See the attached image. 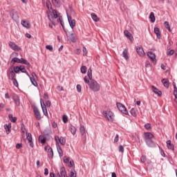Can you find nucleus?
Masks as SVG:
<instances>
[{
    "instance_id": "3",
    "label": "nucleus",
    "mask_w": 177,
    "mask_h": 177,
    "mask_svg": "<svg viewBox=\"0 0 177 177\" xmlns=\"http://www.w3.org/2000/svg\"><path fill=\"white\" fill-rule=\"evenodd\" d=\"M153 138H154V136L150 132L144 133V139L148 147H156V142L153 141Z\"/></svg>"
},
{
    "instance_id": "64",
    "label": "nucleus",
    "mask_w": 177,
    "mask_h": 177,
    "mask_svg": "<svg viewBox=\"0 0 177 177\" xmlns=\"http://www.w3.org/2000/svg\"><path fill=\"white\" fill-rule=\"evenodd\" d=\"M2 109H5V104L3 103H0V110H2Z\"/></svg>"
},
{
    "instance_id": "24",
    "label": "nucleus",
    "mask_w": 177,
    "mask_h": 177,
    "mask_svg": "<svg viewBox=\"0 0 177 177\" xmlns=\"http://www.w3.org/2000/svg\"><path fill=\"white\" fill-rule=\"evenodd\" d=\"M19 71L21 73H24L25 74H26L28 77H30V74H28V72H27V69H26V67H24V66H20Z\"/></svg>"
},
{
    "instance_id": "50",
    "label": "nucleus",
    "mask_w": 177,
    "mask_h": 177,
    "mask_svg": "<svg viewBox=\"0 0 177 177\" xmlns=\"http://www.w3.org/2000/svg\"><path fill=\"white\" fill-rule=\"evenodd\" d=\"M53 15L54 19H57V17H59V16L57 15V11H56V10H53Z\"/></svg>"
},
{
    "instance_id": "8",
    "label": "nucleus",
    "mask_w": 177,
    "mask_h": 177,
    "mask_svg": "<svg viewBox=\"0 0 177 177\" xmlns=\"http://www.w3.org/2000/svg\"><path fill=\"white\" fill-rule=\"evenodd\" d=\"M80 132L83 139L86 140V129H85V127L82 124H80Z\"/></svg>"
},
{
    "instance_id": "19",
    "label": "nucleus",
    "mask_w": 177,
    "mask_h": 177,
    "mask_svg": "<svg viewBox=\"0 0 177 177\" xmlns=\"http://www.w3.org/2000/svg\"><path fill=\"white\" fill-rule=\"evenodd\" d=\"M147 56H148V57H149V59H151V60L152 62H155V60H156V54L153 53V52H151V51L148 52L147 53Z\"/></svg>"
},
{
    "instance_id": "38",
    "label": "nucleus",
    "mask_w": 177,
    "mask_h": 177,
    "mask_svg": "<svg viewBox=\"0 0 177 177\" xmlns=\"http://www.w3.org/2000/svg\"><path fill=\"white\" fill-rule=\"evenodd\" d=\"M173 86L174 88V95L175 96V98L177 99V87H176V84H175V82L173 83Z\"/></svg>"
},
{
    "instance_id": "11",
    "label": "nucleus",
    "mask_w": 177,
    "mask_h": 177,
    "mask_svg": "<svg viewBox=\"0 0 177 177\" xmlns=\"http://www.w3.org/2000/svg\"><path fill=\"white\" fill-rule=\"evenodd\" d=\"M40 103L44 115H46V117H48V109H46V105H45V103L42 99L40 100Z\"/></svg>"
},
{
    "instance_id": "52",
    "label": "nucleus",
    "mask_w": 177,
    "mask_h": 177,
    "mask_svg": "<svg viewBox=\"0 0 177 177\" xmlns=\"http://www.w3.org/2000/svg\"><path fill=\"white\" fill-rule=\"evenodd\" d=\"M46 6L48 9H52V4L50 3V1H46Z\"/></svg>"
},
{
    "instance_id": "42",
    "label": "nucleus",
    "mask_w": 177,
    "mask_h": 177,
    "mask_svg": "<svg viewBox=\"0 0 177 177\" xmlns=\"http://www.w3.org/2000/svg\"><path fill=\"white\" fill-rule=\"evenodd\" d=\"M86 70H87V68L85 66H82L80 68V71H81L82 74H85L86 73Z\"/></svg>"
},
{
    "instance_id": "53",
    "label": "nucleus",
    "mask_w": 177,
    "mask_h": 177,
    "mask_svg": "<svg viewBox=\"0 0 177 177\" xmlns=\"http://www.w3.org/2000/svg\"><path fill=\"white\" fill-rule=\"evenodd\" d=\"M46 49H48V50L52 52L53 50V46H52V45H47L46 46Z\"/></svg>"
},
{
    "instance_id": "37",
    "label": "nucleus",
    "mask_w": 177,
    "mask_h": 177,
    "mask_svg": "<svg viewBox=\"0 0 177 177\" xmlns=\"http://www.w3.org/2000/svg\"><path fill=\"white\" fill-rule=\"evenodd\" d=\"M69 39L72 42H77V39L75 38V35H74V33L71 34Z\"/></svg>"
},
{
    "instance_id": "27",
    "label": "nucleus",
    "mask_w": 177,
    "mask_h": 177,
    "mask_svg": "<svg viewBox=\"0 0 177 177\" xmlns=\"http://www.w3.org/2000/svg\"><path fill=\"white\" fill-rule=\"evenodd\" d=\"M12 128V124H5L4 125V129L6 131V133L8 134H9V133L10 132V129Z\"/></svg>"
},
{
    "instance_id": "21",
    "label": "nucleus",
    "mask_w": 177,
    "mask_h": 177,
    "mask_svg": "<svg viewBox=\"0 0 177 177\" xmlns=\"http://www.w3.org/2000/svg\"><path fill=\"white\" fill-rule=\"evenodd\" d=\"M21 24H22L23 27H25V28H30V27H31L28 21H21Z\"/></svg>"
},
{
    "instance_id": "33",
    "label": "nucleus",
    "mask_w": 177,
    "mask_h": 177,
    "mask_svg": "<svg viewBox=\"0 0 177 177\" xmlns=\"http://www.w3.org/2000/svg\"><path fill=\"white\" fill-rule=\"evenodd\" d=\"M13 100L16 106H20V98H19V97H14Z\"/></svg>"
},
{
    "instance_id": "29",
    "label": "nucleus",
    "mask_w": 177,
    "mask_h": 177,
    "mask_svg": "<svg viewBox=\"0 0 177 177\" xmlns=\"http://www.w3.org/2000/svg\"><path fill=\"white\" fill-rule=\"evenodd\" d=\"M123 57L126 59L128 60L129 59V57L128 56V50L124 49L122 52Z\"/></svg>"
},
{
    "instance_id": "28",
    "label": "nucleus",
    "mask_w": 177,
    "mask_h": 177,
    "mask_svg": "<svg viewBox=\"0 0 177 177\" xmlns=\"http://www.w3.org/2000/svg\"><path fill=\"white\" fill-rule=\"evenodd\" d=\"M8 118L11 122H16V121H17V118L13 117V115L12 114L8 115Z\"/></svg>"
},
{
    "instance_id": "12",
    "label": "nucleus",
    "mask_w": 177,
    "mask_h": 177,
    "mask_svg": "<svg viewBox=\"0 0 177 177\" xmlns=\"http://www.w3.org/2000/svg\"><path fill=\"white\" fill-rule=\"evenodd\" d=\"M10 17L16 21V20H19V15H17V11L12 10L10 12Z\"/></svg>"
},
{
    "instance_id": "31",
    "label": "nucleus",
    "mask_w": 177,
    "mask_h": 177,
    "mask_svg": "<svg viewBox=\"0 0 177 177\" xmlns=\"http://www.w3.org/2000/svg\"><path fill=\"white\" fill-rule=\"evenodd\" d=\"M39 142H40V143H41L42 145H44V143L46 142V138L42 136H39Z\"/></svg>"
},
{
    "instance_id": "1",
    "label": "nucleus",
    "mask_w": 177,
    "mask_h": 177,
    "mask_svg": "<svg viewBox=\"0 0 177 177\" xmlns=\"http://www.w3.org/2000/svg\"><path fill=\"white\" fill-rule=\"evenodd\" d=\"M87 75L84 77V82L88 84L93 92H99L100 91V84L96 80L92 79V69L91 68L88 69Z\"/></svg>"
},
{
    "instance_id": "18",
    "label": "nucleus",
    "mask_w": 177,
    "mask_h": 177,
    "mask_svg": "<svg viewBox=\"0 0 177 177\" xmlns=\"http://www.w3.org/2000/svg\"><path fill=\"white\" fill-rule=\"evenodd\" d=\"M8 77L10 80H15L16 79V73L13 71H11L8 73Z\"/></svg>"
},
{
    "instance_id": "2",
    "label": "nucleus",
    "mask_w": 177,
    "mask_h": 177,
    "mask_svg": "<svg viewBox=\"0 0 177 177\" xmlns=\"http://www.w3.org/2000/svg\"><path fill=\"white\" fill-rule=\"evenodd\" d=\"M55 140L56 142V147L58 154L59 157H63V150L62 149V147H60V145H59V143H60L62 146H64V145H66V138L55 136Z\"/></svg>"
},
{
    "instance_id": "46",
    "label": "nucleus",
    "mask_w": 177,
    "mask_h": 177,
    "mask_svg": "<svg viewBox=\"0 0 177 177\" xmlns=\"http://www.w3.org/2000/svg\"><path fill=\"white\" fill-rule=\"evenodd\" d=\"M76 88H77V91L79 93H80V92H82V86H81L80 84H77V85L76 86Z\"/></svg>"
},
{
    "instance_id": "47",
    "label": "nucleus",
    "mask_w": 177,
    "mask_h": 177,
    "mask_svg": "<svg viewBox=\"0 0 177 177\" xmlns=\"http://www.w3.org/2000/svg\"><path fill=\"white\" fill-rule=\"evenodd\" d=\"M174 52L175 51L174 50H169L167 52V56H172V55H174Z\"/></svg>"
},
{
    "instance_id": "44",
    "label": "nucleus",
    "mask_w": 177,
    "mask_h": 177,
    "mask_svg": "<svg viewBox=\"0 0 177 177\" xmlns=\"http://www.w3.org/2000/svg\"><path fill=\"white\" fill-rule=\"evenodd\" d=\"M130 113L131 114V115H133V117H136L137 114H136V109H131L130 111Z\"/></svg>"
},
{
    "instance_id": "14",
    "label": "nucleus",
    "mask_w": 177,
    "mask_h": 177,
    "mask_svg": "<svg viewBox=\"0 0 177 177\" xmlns=\"http://www.w3.org/2000/svg\"><path fill=\"white\" fill-rule=\"evenodd\" d=\"M26 139L28 141L30 147H34V142H32V136L30 133H26Z\"/></svg>"
},
{
    "instance_id": "9",
    "label": "nucleus",
    "mask_w": 177,
    "mask_h": 177,
    "mask_svg": "<svg viewBox=\"0 0 177 177\" xmlns=\"http://www.w3.org/2000/svg\"><path fill=\"white\" fill-rule=\"evenodd\" d=\"M8 45L10 46V48H11V49H12V50H21V48H20L19 46H17L16 44V43L13 42V41H10L8 43Z\"/></svg>"
},
{
    "instance_id": "22",
    "label": "nucleus",
    "mask_w": 177,
    "mask_h": 177,
    "mask_svg": "<svg viewBox=\"0 0 177 177\" xmlns=\"http://www.w3.org/2000/svg\"><path fill=\"white\" fill-rule=\"evenodd\" d=\"M161 82L165 88H169V80H168V79H162Z\"/></svg>"
},
{
    "instance_id": "13",
    "label": "nucleus",
    "mask_w": 177,
    "mask_h": 177,
    "mask_svg": "<svg viewBox=\"0 0 177 177\" xmlns=\"http://www.w3.org/2000/svg\"><path fill=\"white\" fill-rule=\"evenodd\" d=\"M136 52H137L138 55L140 56L141 57H143V56H145V55H146L145 53V50H143V48H142V46H137Z\"/></svg>"
},
{
    "instance_id": "5",
    "label": "nucleus",
    "mask_w": 177,
    "mask_h": 177,
    "mask_svg": "<svg viewBox=\"0 0 177 177\" xmlns=\"http://www.w3.org/2000/svg\"><path fill=\"white\" fill-rule=\"evenodd\" d=\"M104 115L110 122H113L114 121V113H113V112L110 111H104Z\"/></svg>"
},
{
    "instance_id": "15",
    "label": "nucleus",
    "mask_w": 177,
    "mask_h": 177,
    "mask_svg": "<svg viewBox=\"0 0 177 177\" xmlns=\"http://www.w3.org/2000/svg\"><path fill=\"white\" fill-rule=\"evenodd\" d=\"M151 89H152V91L153 92V93H155V95H157L158 96H159V97H161V96H162V92H161V91H160L158 88H157V87H156L154 86H151Z\"/></svg>"
},
{
    "instance_id": "49",
    "label": "nucleus",
    "mask_w": 177,
    "mask_h": 177,
    "mask_svg": "<svg viewBox=\"0 0 177 177\" xmlns=\"http://www.w3.org/2000/svg\"><path fill=\"white\" fill-rule=\"evenodd\" d=\"M145 129L150 130L151 129V124H150V123H147L145 124Z\"/></svg>"
},
{
    "instance_id": "17",
    "label": "nucleus",
    "mask_w": 177,
    "mask_h": 177,
    "mask_svg": "<svg viewBox=\"0 0 177 177\" xmlns=\"http://www.w3.org/2000/svg\"><path fill=\"white\" fill-rule=\"evenodd\" d=\"M166 145H167V147L169 149V150H175V146L174 145V144H171V140H169L166 142Z\"/></svg>"
},
{
    "instance_id": "23",
    "label": "nucleus",
    "mask_w": 177,
    "mask_h": 177,
    "mask_svg": "<svg viewBox=\"0 0 177 177\" xmlns=\"http://www.w3.org/2000/svg\"><path fill=\"white\" fill-rule=\"evenodd\" d=\"M69 131H71L72 135H75L77 133V128H75V127L71 124L69 127Z\"/></svg>"
},
{
    "instance_id": "48",
    "label": "nucleus",
    "mask_w": 177,
    "mask_h": 177,
    "mask_svg": "<svg viewBox=\"0 0 177 177\" xmlns=\"http://www.w3.org/2000/svg\"><path fill=\"white\" fill-rule=\"evenodd\" d=\"M12 81V84L13 85H15V86H19V82H17V80L15 79H12L11 80Z\"/></svg>"
},
{
    "instance_id": "59",
    "label": "nucleus",
    "mask_w": 177,
    "mask_h": 177,
    "mask_svg": "<svg viewBox=\"0 0 177 177\" xmlns=\"http://www.w3.org/2000/svg\"><path fill=\"white\" fill-rule=\"evenodd\" d=\"M44 175L47 176V175H49V171L48 170V168L44 169Z\"/></svg>"
},
{
    "instance_id": "34",
    "label": "nucleus",
    "mask_w": 177,
    "mask_h": 177,
    "mask_svg": "<svg viewBox=\"0 0 177 177\" xmlns=\"http://www.w3.org/2000/svg\"><path fill=\"white\" fill-rule=\"evenodd\" d=\"M60 24H61V26H62V28H63L64 32L66 33V35L67 37H68L69 32H68V30H66V28H64V22L60 21Z\"/></svg>"
},
{
    "instance_id": "10",
    "label": "nucleus",
    "mask_w": 177,
    "mask_h": 177,
    "mask_svg": "<svg viewBox=\"0 0 177 177\" xmlns=\"http://www.w3.org/2000/svg\"><path fill=\"white\" fill-rule=\"evenodd\" d=\"M33 112L35 113V118L38 120H41V113L39 112L38 107L36 106H33Z\"/></svg>"
},
{
    "instance_id": "62",
    "label": "nucleus",
    "mask_w": 177,
    "mask_h": 177,
    "mask_svg": "<svg viewBox=\"0 0 177 177\" xmlns=\"http://www.w3.org/2000/svg\"><path fill=\"white\" fill-rule=\"evenodd\" d=\"M50 105H51L50 101L47 100L46 102V106H47V107H50Z\"/></svg>"
},
{
    "instance_id": "45",
    "label": "nucleus",
    "mask_w": 177,
    "mask_h": 177,
    "mask_svg": "<svg viewBox=\"0 0 177 177\" xmlns=\"http://www.w3.org/2000/svg\"><path fill=\"white\" fill-rule=\"evenodd\" d=\"M62 120L64 124H67V122H68V118L67 117V115H63Z\"/></svg>"
},
{
    "instance_id": "55",
    "label": "nucleus",
    "mask_w": 177,
    "mask_h": 177,
    "mask_svg": "<svg viewBox=\"0 0 177 177\" xmlns=\"http://www.w3.org/2000/svg\"><path fill=\"white\" fill-rule=\"evenodd\" d=\"M119 139H120V136H118V134H117L114 139V143H117L118 142Z\"/></svg>"
},
{
    "instance_id": "20",
    "label": "nucleus",
    "mask_w": 177,
    "mask_h": 177,
    "mask_svg": "<svg viewBox=\"0 0 177 177\" xmlns=\"http://www.w3.org/2000/svg\"><path fill=\"white\" fill-rule=\"evenodd\" d=\"M19 63L21 64H26V66H28V67H30L31 66V64H30V62H28V61H27L26 59L24 58H21L19 59Z\"/></svg>"
},
{
    "instance_id": "54",
    "label": "nucleus",
    "mask_w": 177,
    "mask_h": 177,
    "mask_svg": "<svg viewBox=\"0 0 177 177\" xmlns=\"http://www.w3.org/2000/svg\"><path fill=\"white\" fill-rule=\"evenodd\" d=\"M141 162H146V156H142L140 158Z\"/></svg>"
},
{
    "instance_id": "56",
    "label": "nucleus",
    "mask_w": 177,
    "mask_h": 177,
    "mask_svg": "<svg viewBox=\"0 0 177 177\" xmlns=\"http://www.w3.org/2000/svg\"><path fill=\"white\" fill-rule=\"evenodd\" d=\"M44 99H45L46 100H48V99H49V95H48V93H45L44 94V96H43Z\"/></svg>"
},
{
    "instance_id": "25",
    "label": "nucleus",
    "mask_w": 177,
    "mask_h": 177,
    "mask_svg": "<svg viewBox=\"0 0 177 177\" xmlns=\"http://www.w3.org/2000/svg\"><path fill=\"white\" fill-rule=\"evenodd\" d=\"M157 38H161V33L160 32V28H155L153 30Z\"/></svg>"
},
{
    "instance_id": "6",
    "label": "nucleus",
    "mask_w": 177,
    "mask_h": 177,
    "mask_svg": "<svg viewBox=\"0 0 177 177\" xmlns=\"http://www.w3.org/2000/svg\"><path fill=\"white\" fill-rule=\"evenodd\" d=\"M116 106L118 109V110H120L121 111V113H122V114H125V115H129V113L128 111L127 110V107H125L124 106V104L118 102L116 104Z\"/></svg>"
},
{
    "instance_id": "39",
    "label": "nucleus",
    "mask_w": 177,
    "mask_h": 177,
    "mask_svg": "<svg viewBox=\"0 0 177 177\" xmlns=\"http://www.w3.org/2000/svg\"><path fill=\"white\" fill-rule=\"evenodd\" d=\"M91 17H92L93 20H94L95 21H99V17H97V15H96V14L92 13Z\"/></svg>"
},
{
    "instance_id": "35",
    "label": "nucleus",
    "mask_w": 177,
    "mask_h": 177,
    "mask_svg": "<svg viewBox=\"0 0 177 177\" xmlns=\"http://www.w3.org/2000/svg\"><path fill=\"white\" fill-rule=\"evenodd\" d=\"M21 134L23 135V136H24V135H27V133H27V130L26 129L24 124H23L21 126Z\"/></svg>"
},
{
    "instance_id": "60",
    "label": "nucleus",
    "mask_w": 177,
    "mask_h": 177,
    "mask_svg": "<svg viewBox=\"0 0 177 177\" xmlns=\"http://www.w3.org/2000/svg\"><path fill=\"white\" fill-rule=\"evenodd\" d=\"M73 166H74V160H71V161L69 162L68 167H70L71 168V167H73Z\"/></svg>"
},
{
    "instance_id": "30",
    "label": "nucleus",
    "mask_w": 177,
    "mask_h": 177,
    "mask_svg": "<svg viewBox=\"0 0 177 177\" xmlns=\"http://www.w3.org/2000/svg\"><path fill=\"white\" fill-rule=\"evenodd\" d=\"M149 19L151 23H154L156 21V16H154V12H151L149 15Z\"/></svg>"
},
{
    "instance_id": "4",
    "label": "nucleus",
    "mask_w": 177,
    "mask_h": 177,
    "mask_svg": "<svg viewBox=\"0 0 177 177\" xmlns=\"http://www.w3.org/2000/svg\"><path fill=\"white\" fill-rule=\"evenodd\" d=\"M70 177H77V172L75 171V169H72L70 172ZM57 177H68L67 176V173H66V168L64 167H62L59 169V172H58Z\"/></svg>"
},
{
    "instance_id": "40",
    "label": "nucleus",
    "mask_w": 177,
    "mask_h": 177,
    "mask_svg": "<svg viewBox=\"0 0 177 177\" xmlns=\"http://www.w3.org/2000/svg\"><path fill=\"white\" fill-rule=\"evenodd\" d=\"M11 62L15 64V63H20V59L18 57H14L12 59Z\"/></svg>"
},
{
    "instance_id": "32",
    "label": "nucleus",
    "mask_w": 177,
    "mask_h": 177,
    "mask_svg": "<svg viewBox=\"0 0 177 177\" xmlns=\"http://www.w3.org/2000/svg\"><path fill=\"white\" fill-rule=\"evenodd\" d=\"M37 79L38 78H30V82L34 85V86H38V83L37 82Z\"/></svg>"
},
{
    "instance_id": "7",
    "label": "nucleus",
    "mask_w": 177,
    "mask_h": 177,
    "mask_svg": "<svg viewBox=\"0 0 177 177\" xmlns=\"http://www.w3.org/2000/svg\"><path fill=\"white\" fill-rule=\"evenodd\" d=\"M67 17L71 28H72V30H74V26H75V19H73V17L68 15V13H67Z\"/></svg>"
},
{
    "instance_id": "36",
    "label": "nucleus",
    "mask_w": 177,
    "mask_h": 177,
    "mask_svg": "<svg viewBox=\"0 0 177 177\" xmlns=\"http://www.w3.org/2000/svg\"><path fill=\"white\" fill-rule=\"evenodd\" d=\"M164 26H165V28H167V30H168L169 32H171V31H172L171 30V27L169 26V23L168 21H165Z\"/></svg>"
},
{
    "instance_id": "43",
    "label": "nucleus",
    "mask_w": 177,
    "mask_h": 177,
    "mask_svg": "<svg viewBox=\"0 0 177 177\" xmlns=\"http://www.w3.org/2000/svg\"><path fill=\"white\" fill-rule=\"evenodd\" d=\"M48 157H53V149L52 148L48 149Z\"/></svg>"
},
{
    "instance_id": "61",
    "label": "nucleus",
    "mask_w": 177,
    "mask_h": 177,
    "mask_svg": "<svg viewBox=\"0 0 177 177\" xmlns=\"http://www.w3.org/2000/svg\"><path fill=\"white\" fill-rule=\"evenodd\" d=\"M21 147H23V145L22 144H17L16 145V149H21Z\"/></svg>"
},
{
    "instance_id": "16",
    "label": "nucleus",
    "mask_w": 177,
    "mask_h": 177,
    "mask_svg": "<svg viewBox=\"0 0 177 177\" xmlns=\"http://www.w3.org/2000/svg\"><path fill=\"white\" fill-rule=\"evenodd\" d=\"M124 34L125 37H127V38H128V39H129V41H131V42H133V36H132V34H131V32H129V31L124 30Z\"/></svg>"
},
{
    "instance_id": "26",
    "label": "nucleus",
    "mask_w": 177,
    "mask_h": 177,
    "mask_svg": "<svg viewBox=\"0 0 177 177\" xmlns=\"http://www.w3.org/2000/svg\"><path fill=\"white\" fill-rule=\"evenodd\" d=\"M52 3L55 8H60V0H52Z\"/></svg>"
},
{
    "instance_id": "58",
    "label": "nucleus",
    "mask_w": 177,
    "mask_h": 177,
    "mask_svg": "<svg viewBox=\"0 0 177 177\" xmlns=\"http://www.w3.org/2000/svg\"><path fill=\"white\" fill-rule=\"evenodd\" d=\"M69 161H70V158H67V157L64 158V162H65V164H67V162H68Z\"/></svg>"
},
{
    "instance_id": "41",
    "label": "nucleus",
    "mask_w": 177,
    "mask_h": 177,
    "mask_svg": "<svg viewBox=\"0 0 177 177\" xmlns=\"http://www.w3.org/2000/svg\"><path fill=\"white\" fill-rule=\"evenodd\" d=\"M14 73L19 74L20 73V66H14L13 67Z\"/></svg>"
},
{
    "instance_id": "57",
    "label": "nucleus",
    "mask_w": 177,
    "mask_h": 177,
    "mask_svg": "<svg viewBox=\"0 0 177 177\" xmlns=\"http://www.w3.org/2000/svg\"><path fill=\"white\" fill-rule=\"evenodd\" d=\"M119 151H120V153H124V146L122 145L119 146Z\"/></svg>"
},
{
    "instance_id": "51",
    "label": "nucleus",
    "mask_w": 177,
    "mask_h": 177,
    "mask_svg": "<svg viewBox=\"0 0 177 177\" xmlns=\"http://www.w3.org/2000/svg\"><path fill=\"white\" fill-rule=\"evenodd\" d=\"M29 78H38V76H37V74L35 73V72H32L31 73V76H29Z\"/></svg>"
},
{
    "instance_id": "63",
    "label": "nucleus",
    "mask_w": 177,
    "mask_h": 177,
    "mask_svg": "<svg viewBox=\"0 0 177 177\" xmlns=\"http://www.w3.org/2000/svg\"><path fill=\"white\" fill-rule=\"evenodd\" d=\"M57 91H59V92H62V91H63V86H58L57 87Z\"/></svg>"
}]
</instances>
